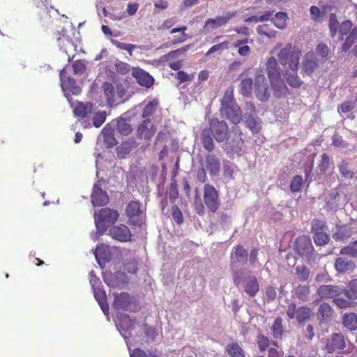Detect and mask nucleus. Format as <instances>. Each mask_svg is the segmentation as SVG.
<instances>
[{
  "label": "nucleus",
  "mask_w": 357,
  "mask_h": 357,
  "mask_svg": "<svg viewBox=\"0 0 357 357\" xmlns=\"http://www.w3.org/2000/svg\"><path fill=\"white\" fill-rule=\"evenodd\" d=\"M284 77L288 84L291 87L298 88L303 84V81L297 75V71H286V73H284Z\"/></svg>",
  "instance_id": "e433bc0d"
},
{
  "label": "nucleus",
  "mask_w": 357,
  "mask_h": 357,
  "mask_svg": "<svg viewBox=\"0 0 357 357\" xmlns=\"http://www.w3.org/2000/svg\"><path fill=\"white\" fill-rule=\"evenodd\" d=\"M343 324L350 331L357 328V315L354 313L345 314L343 317Z\"/></svg>",
  "instance_id": "a19ab883"
},
{
  "label": "nucleus",
  "mask_w": 357,
  "mask_h": 357,
  "mask_svg": "<svg viewBox=\"0 0 357 357\" xmlns=\"http://www.w3.org/2000/svg\"><path fill=\"white\" fill-rule=\"evenodd\" d=\"M107 113L105 111L96 112L92 118L93 124L96 128H100L105 121Z\"/></svg>",
  "instance_id": "864d4df0"
},
{
  "label": "nucleus",
  "mask_w": 357,
  "mask_h": 357,
  "mask_svg": "<svg viewBox=\"0 0 357 357\" xmlns=\"http://www.w3.org/2000/svg\"><path fill=\"white\" fill-rule=\"evenodd\" d=\"M357 40V28H354L350 33L347 36L345 41L342 45V51H348Z\"/></svg>",
  "instance_id": "ea45409f"
},
{
  "label": "nucleus",
  "mask_w": 357,
  "mask_h": 357,
  "mask_svg": "<svg viewBox=\"0 0 357 357\" xmlns=\"http://www.w3.org/2000/svg\"><path fill=\"white\" fill-rule=\"evenodd\" d=\"M247 126L255 132H258L260 129V120L259 118H255L252 115H250L247 117H244Z\"/></svg>",
  "instance_id": "a18cd8bd"
},
{
  "label": "nucleus",
  "mask_w": 357,
  "mask_h": 357,
  "mask_svg": "<svg viewBox=\"0 0 357 357\" xmlns=\"http://www.w3.org/2000/svg\"><path fill=\"white\" fill-rule=\"evenodd\" d=\"M243 145V140L241 138V132H238L236 137L230 140L227 144V149L233 153L238 154Z\"/></svg>",
  "instance_id": "c85d7f7f"
},
{
  "label": "nucleus",
  "mask_w": 357,
  "mask_h": 357,
  "mask_svg": "<svg viewBox=\"0 0 357 357\" xmlns=\"http://www.w3.org/2000/svg\"><path fill=\"white\" fill-rule=\"evenodd\" d=\"M135 324V322L133 321L128 316L123 315L119 319V321L116 324V326L124 339H126L127 336L126 333L134 329Z\"/></svg>",
  "instance_id": "aec40b11"
},
{
  "label": "nucleus",
  "mask_w": 357,
  "mask_h": 357,
  "mask_svg": "<svg viewBox=\"0 0 357 357\" xmlns=\"http://www.w3.org/2000/svg\"><path fill=\"white\" fill-rule=\"evenodd\" d=\"M243 282L244 291L250 296H255L259 290V284L257 278L244 271L241 276V282Z\"/></svg>",
  "instance_id": "0eeeda50"
},
{
  "label": "nucleus",
  "mask_w": 357,
  "mask_h": 357,
  "mask_svg": "<svg viewBox=\"0 0 357 357\" xmlns=\"http://www.w3.org/2000/svg\"><path fill=\"white\" fill-rule=\"evenodd\" d=\"M289 20L288 15L284 12H278L274 17H271V21L279 29H285L287 27Z\"/></svg>",
  "instance_id": "cd10ccee"
},
{
  "label": "nucleus",
  "mask_w": 357,
  "mask_h": 357,
  "mask_svg": "<svg viewBox=\"0 0 357 357\" xmlns=\"http://www.w3.org/2000/svg\"><path fill=\"white\" fill-rule=\"evenodd\" d=\"M247 251L242 246L238 245L236 248L231 264L234 271V282L237 286L240 284L241 276L243 275L245 270L242 268L240 270H236V268H237L238 264L243 265L247 261Z\"/></svg>",
  "instance_id": "7ed1b4c3"
},
{
  "label": "nucleus",
  "mask_w": 357,
  "mask_h": 357,
  "mask_svg": "<svg viewBox=\"0 0 357 357\" xmlns=\"http://www.w3.org/2000/svg\"><path fill=\"white\" fill-rule=\"evenodd\" d=\"M220 160L214 155H208L206 157V168L211 176L217 175L220 172Z\"/></svg>",
  "instance_id": "bb28decb"
},
{
  "label": "nucleus",
  "mask_w": 357,
  "mask_h": 357,
  "mask_svg": "<svg viewBox=\"0 0 357 357\" xmlns=\"http://www.w3.org/2000/svg\"><path fill=\"white\" fill-rule=\"evenodd\" d=\"M132 75L141 86L149 88L153 83V78L147 72L141 68H133Z\"/></svg>",
  "instance_id": "2eb2a0df"
},
{
  "label": "nucleus",
  "mask_w": 357,
  "mask_h": 357,
  "mask_svg": "<svg viewBox=\"0 0 357 357\" xmlns=\"http://www.w3.org/2000/svg\"><path fill=\"white\" fill-rule=\"evenodd\" d=\"M107 249L106 245L100 244L97 245L96 249L93 252L96 261L100 266L105 264V261L108 259Z\"/></svg>",
  "instance_id": "473e14b6"
},
{
  "label": "nucleus",
  "mask_w": 357,
  "mask_h": 357,
  "mask_svg": "<svg viewBox=\"0 0 357 357\" xmlns=\"http://www.w3.org/2000/svg\"><path fill=\"white\" fill-rule=\"evenodd\" d=\"M102 89H103L104 95L105 96L109 104L113 103L115 101V100H114L115 91H114V88L113 85L111 83L105 82L102 85Z\"/></svg>",
  "instance_id": "3c124183"
},
{
  "label": "nucleus",
  "mask_w": 357,
  "mask_h": 357,
  "mask_svg": "<svg viewBox=\"0 0 357 357\" xmlns=\"http://www.w3.org/2000/svg\"><path fill=\"white\" fill-rule=\"evenodd\" d=\"M196 192H197V189H196ZM195 206L196 211L199 215H202L204 214L205 208L197 193L196 194L195 199Z\"/></svg>",
  "instance_id": "338daca9"
},
{
  "label": "nucleus",
  "mask_w": 357,
  "mask_h": 357,
  "mask_svg": "<svg viewBox=\"0 0 357 357\" xmlns=\"http://www.w3.org/2000/svg\"><path fill=\"white\" fill-rule=\"evenodd\" d=\"M136 146V142L133 139L122 142L121 145L116 148V155L118 158H126Z\"/></svg>",
  "instance_id": "5701e85b"
},
{
  "label": "nucleus",
  "mask_w": 357,
  "mask_h": 357,
  "mask_svg": "<svg viewBox=\"0 0 357 357\" xmlns=\"http://www.w3.org/2000/svg\"><path fill=\"white\" fill-rule=\"evenodd\" d=\"M310 239L307 237H301L297 240V250L300 255H304L312 250Z\"/></svg>",
  "instance_id": "2f4dec72"
},
{
  "label": "nucleus",
  "mask_w": 357,
  "mask_h": 357,
  "mask_svg": "<svg viewBox=\"0 0 357 357\" xmlns=\"http://www.w3.org/2000/svg\"><path fill=\"white\" fill-rule=\"evenodd\" d=\"M127 215L129 217L139 216L142 214V210L140 207V204L138 202H130L126 208Z\"/></svg>",
  "instance_id": "37998d69"
},
{
  "label": "nucleus",
  "mask_w": 357,
  "mask_h": 357,
  "mask_svg": "<svg viewBox=\"0 0 357 357\" xmlns=\"http://www.w3.org/2000/svg\"><path fill=\"white\" fill-rule=\"evenodd\" d=\"M296 273L300 280L306 281L310 277V271L306 266H298L296 268Z\"/></svg>",
  "instance_id": "5fc2aeb1"
},
{
  "label": "nucleus",
  "mask_w": 357,
  "mask_h": 357,
  "mask_svg": "<svg viewBox=\"0 0 357 357\" xmlns=\"http://www.w3.org/2000/svg\"><path fill=\"white\" fill-rule=\"evenodd\" d=\"M132 301V299L130 295L123 292L115 295L113 306L116 310H129Z\"/></svg>",
  "instance_id": "dca6fc26"
},
{
  "label": "nucleus",
  "mask_w": 357,
  "mask_h": 357,
  "mask_svg": "<svg viewBox=\"0 0 357 357\" xmlns=\"http://www.w3.org/2000/svg\"><path fill=\"white\" fill-rule=\"evenodd\" d=\"M60 79L64 95L69 101L70 106L73 107L71 99L70 98V94L71 93L73 95H78L81 92V89L76 84L74 79L66 75L65 69H63L60 73Z\"/></svg>",
  "instance_id": "20e7f679"
},
{
  "label": "nucleus",
  "mask_w": 357,
  "mask_h": 357,
  "mask_svg": "<svg viewBox=\"0 0 357 357\" xmlns=\"http://www.w3.org/2000/svg\"><path fill=\"white\" fill-rule=\"evenodd\" d=\"M257 343L259 349L261 351H264L270 345L269 339L262 334H259L257 338Z\"/></svg>",
  "instance_id": "13d9d810"
},
{
  "label": "nucleus",
  "mask_w": 357,
  "mask_h": 357,
  "mask_svg": "<svg viewBox=\"0 0 357 357\" xmlns=\"http://www.w3.org/2000/svg\"><path fill=\"white\" fill-rule=\"evenodd\" d=\"M271 334L275 339H281L284 333V327L282 325V319L277 317L272 326L271 327Z\"/></svg>",
  "instance_id": "f704fd0d"
},
{
  "label": "nucleus",
  "mask_w": 357,
  "mask_h": 357,
  "mask_svg": "<svg viewBox=\"0 0 357 357\" xmlns=\"http://www.w3.org/2000/svg\"><path fill=\"white\" fill-rule=\"evenodd\" d=\"M269 81L276 96L281 97L286 95L287 86L281 78V76L271 79Z\"/></svg>",
  "instance_id": "b1692460"
},
{
  "label": "nucleus",
  "mask_w": 357,
  "mask_h": 357,
  "mask_svg": "<svg viewBox=\"0 0 357 357\" xmlns=\"http://www.w3.org/2000/svg\"><path fill=\"white\" fill-rule=\"evenodd\" d=\"M221 107H229L236 105L234 99V89L229 87L225 92L224 96L221 101Z\"/></svg>",
  "instance_id": "58836bf2"
},
{
  "label": "nucleus",
  "mask_w": 357,
  "mask_h": 357,
  "mask_svg": "<svg viewBox=\"0 0 357 357\" xmlns=\"http://www.w3.org/2000/svg\"><path fill=\"white\" fill-rule=\"evenodd\" d=\"M93 289L94 297L98 303L102 312L107 315L109 314V306L106 301L105 292L99 287Z\"/></svg>",
  "instance_id": "a878e982"
},
{
  "label": "nucleus",
  "mask_w": 357,
  "mask_h": 357,
  "mask_svg": "<svg viewBox=\"0 0 357 357\" xmlns=\"http://www.w3.org/2000/svg\"><path fill=\"white\" fill-rule=\"evenodd\" d=\"M236 16V12L229 11L223 16H218L215 18L208 19L205 22L204 27H209L211 29H216L226 24L231 19Z\"/></svg>",
  "instance_id": "9b49d317"
},
{
  "label": "nucleus",
  "mask_w": 357,
  "mask_h": 357,
  "mask_svg": "<svg viewBox=\"0 0 357 357\" xmlns=\"http://www.w3.org/2000/svg\"><path fill=\"white\" fill-rule=\"evenodd\" d=\"M340 23L337 20V16L334 13H331L329 16L328 27L330 30L331 36L335 38L337 33V30L340 26Z\"/></svg>",
  "instance_id": "de8ad7c7"
},
{
  "label": "nucleus",
  "mask_w": 357,
  "mask_h": 357,
  "mask_svg": "<svg viewBox=\"0 0 357 357\" xmlns=\"http://www.w3.org/2000/svg\"><path fill=\"white\" fill-rule=\"evenodd\" d=\"M317 59L315 54L309 52L305 54L303 61V70L307 75L312 74L317 68Z\"/></svg>",
  "instance_id": "6ab92c4d"
},
{
  "label": "nucleus",
  "mask_w": 357,
  "mask_h": 357,
  "mask_svg": "<svg viewBox=\"0 0 357 357\" xmlns=\"http://www.w3.org/2000/svg\"><path fill=\"white\" fill-rule=\"evenodd\" d=\"M101 134L103 137L104 141L109 146H114L116 144L117 142L113 137V130L111 126L107 125L102 130Z\"/></svg>",
  "instance_id": "4c0bfd02"
},
{
  "label": "nucleus",
  "mask_w": 357,
  "mask_h": 357,
  "mask_svg": "<svg viewBox=\"0 0 357 357\" xmlns=\"http://www.w3.org/2000/svg\"><path fill=\"white\" fill-rule=\"evenodd\" d=\"M93 105L91 103L84 104L78 102L74 109V113L76 116L84 118L92 112Z\"/></svg>",
  "instance_id": "72a5a7b5"
},
{
  "label": "nucleus",
  "mask_w": 357,
  "mask_h": 357,
  "mask_svg": "<svg viewBox=\"0 0 357 357\" xmlns=\"http://www.w3.org/2000/svg\"><path fill=\"white\" fill-rule=\"evenodd\" d=\"M227 42H224L218 45H215L208 50V52H206V55H210L215 52H218L219 54H220L223 51V50L227 47Z\"/></svg>",
  "instance_id": "69168bd1"
},
{
  "label": "nucleus",
  "mask_w": 357,
  "mask_h": 357,
  "mask_svg": "<svg viewBox=\"0 0 357 357\" xmlns=\"http://www.w3.org/2000/svg\"><path fill=\"white\" fill-rule=\"evenodd\" d=\"M212 134L218 142H222L227 139L228 127L225 121L213 119L210 122V128Z\"/></svg>",
  "instance_id": "6e6552de"
},
{
  "label": "nucleus",
  "mask_w": 357,
  "mask_h": 357,
  "mask_svg": "<svg viewBox=\"0 0 357 357\" xmlns=\"http://www.w3.org/2000/svg\"><path fill=\"white\" fill-rule=\"evenodd\" d=\"M333 315V309L331 306L326 303H321L317 314L318 320L321 323H327L331 321Z\"/></svg>",
  "instance_id": "4be33fe9"
},
{
  "label": "nucleus",
  "mask_w": 357,
  "mask_h": 357,
  "mask_svg": "<svg viewBox=\"0 0 357 357\" xmlns=\"http://www.w3.org/2000/svg\"><path fill=\"white\" fill-rule=\"evenodd\" d=\"M72 67L75 75H82L86 71L85 62L82 60H77L75 61L73 63Z\"/></svg>",
  "instance_id": "bf43d9fd"
},
{
  "label": "nucleus",
  "mask_w": 357,
  "mask_h": 357,
  "mask_svg": "<svg viewBox=\"0 0 357 357\" xmlns=\"http://www.w3.org/2000/svg\"><path fill=\"white\" fill-rule=\"evenodd\" d=\"M311 314V310L307 307H300L297 309L296 319L299 323L307 321Z\"/></svg>",
  "instance_id": "8fccbe9b"
},
{
  "label": "nucleus",
  "mask_w": 357,
  "mask_h": 357,
  "mask_svg": "<svg viewBox=\"0 0 357 357\" xmlns=\"http://www.w3.org/2000/svg\"><path fill=\"white\" fill-rule=\"evenodd\" d=\"M109 234L113 238L121 242L128 241L131 238L129 228L124 225L111 228L109 229Z\"/></svg>",
  "instance_id": "ddd939ff"
},
{
  "label": "nucleus",
  "mask_w": 357,
  "mask_h": 357,
  "mask_svg": "<svg viewBox=\"0 0 357 357\" xmlns=\"http://www.w3.org/2000/svg\"><path fill=\"white\" fill-rule=\"evenodd\" d=\"M116 130L123 135H128L132 132V128L125 119H119L116 123Z\"/></svg>",
  "instance_id": "c03bdc74"
},
{
  "label": "nucleus",
  "mask_w": 357,
  "mask_h": 357,
  "mask_svg": "<svg viewBox=\"0 0 357 357\" xmlns=\"http://www.w3.org/2000/svg\"><path fill=\"white\" fill-rule=\"evenodd\" d=\"M353 23L350 20H345L342 22L338 28L337 32L340 34V40H342V38L344 36H348L351 30L354 29L352 28Z\"/></svg>",
  "instance_id": "09e8293b"
},
{
  "label": "nucleus",
  "mask_w": 357,
  "mask_h": 357,
  "mask_svg": "<svg viewBox=\"0 0 357 357\" xmlns=\"http://www.w3.org/2000/svg\"><path fill=\"white\" fill-rule=\"evenodd\" d=\"M130 357H158L155 353H149L146 354L143 350L140 349H135L130 353Z\"/></svg>",
  "instance_id": "0e129e2a"
},
{
  "label": "nucleus",
  "mask_w": 357,
  "mask_h": 357,
  "mask_svg": "<svg viewBox=\"0 0 357 357\" xmlns=\"http://www.w3.org/2000/svg\"><path fill=\"white\" fill-rule=\"evenodd\" d=\"M255 89L256 97L259 100L265 101L268 99L270 96L268 85L266 82L265 76L261 70H258L256 72L255 79Z\"/></svg>",
  "instance_id": "39448f33"
},
{
  "label": "nucleus",
  "mask_w": 357,
  "mask_h": 357,
  "mask_svg": "<svg viewBox=\"0 0 357 357\" xmlns=\"http://www.w3.org/2000/svg\"><path fill=\"white\" fill-rule=\"evenodd\" d=\"M156 128L149 119L144 120L137 127V136L144 140H150L155 133Z\"/></svg>",
  "instance_id": "9d476101"
},
{
  "label": "nucleus",
  "mask_w": 357,
  "mask_h": 357,
  "mask_svg": "<svg viewBox=\"0 0 357 357\" xmlns=\"http://www.w3.org/2000/svg\"><path fill=\"white\" fill-rule=\"evenodd\" d=\"M252 79L251 78H245L241 81V91L244 96H249L252 91Z\"/></svg>",
  "instance_id": "6e6d98bb"
},
{
  "label": "nucleus",
  "mask_w": 357,
  "mask_h": 357,
  "mask_svg": "<svg viewBox=\"0 0 357 357\" xmlns=\"http://www.w3.org/2000/svg\"><path fill=\"white\" fill-rule=\"evenodd\" d=\"M201 139L204 149L211 151L214 148L213 139L212 137V130L208 128L203 130L201 134Z\"/></svg>",
  "instance_id": "7c9ffc66"
},
{
  "label": "nucleus",
  "mask_w": 357,
  "mask_h": 357,
  "mask_svg": "<svg viewBox=\"0 0 357 357\" xmlns=\"http://www.w3.org/2000/svg\"><path fill=\"white\" fill-rule=\"evenodd\" d=\"M229 357H245V352L237 342H230L225 347Z\"/></svg>",
  "instance_id": "c756f323"
},
{
  "label": "nucleus",
  "mask_w": 357,
  "mask_h": 357,
  "mask_svg": "<svg viewBox=\"0 0 357 357\" xmlns=\"http://www.w3.org/2000/svg\"><path fill=\"white\" fill-rule=\"evenodd\" d=\"M346 347L345 339L340 333H333L326 340L325 349L331 354L337 350H342Z\"/></svg>",
  "instance_id": "1a4fd4ad"
},
{
  "label": "nucleus",
  "mask_w": 357,
  "mask_h": 357,
  "mask_svg": "<svg viewBox=\"0 0 357 357\" xmlns=\"http://www.w3.org/2000/svg\"><path fill=\"white\" fill-rule=\"evenodd\" d=\"M313 238L317 245H324L329 241V237L324 231H317L314 232Z\"/></svg>",
  "instance_id": "603ef678"
},
{
  "label": "nucleus",
  "mask_w": 357,
  "mask_h": 357,
  "mask_svg": "<svg viewBox=\"0 0 357 357\" xmlns=\"http://www.w3.org/2000/svg\"><path fill=\"white\" fill-rule=\"evenodd\" d=\"M335 270L339 273H345L356 268V264L351 260L344 257H338L335 263Z\"/></svg>",
  "instance_id": "393cba45"
},
{
  "label": "nucleus",
  "mask_w": 357,
  "mask_h": 357,
  "mask_svg": "<svg viewBox=\"0 0 357 357\" xmlns=\"http://www.w3.org/2000/svg\"><path fill=\"white\" fill-rule=\"evenodd\" d=\"M109 202V197L98 184H94L91 194V203L94 206L105 205Z\"/></svg>",
  "instance_id": "4468645a"
},
{
  "label": "nucleus",
  "mask_w": 357,
  "mask_h": 357,
  "mask_svg": "<svg viewBox=\"0 0 357 357\" xmlns=\"http://www.w3.org/2000/svg\"><path fill=\"white\" fill-rule=\"evenodd\" d=\"M277 53L278 62L284 67L295 72L298 69L299 61L301 56V51L294 46L291 43H287L284 47H282L281 43H278L271 51V53Z\"/></svg>",
  "instance_id": "f257e3e1"
},
{
  "label": "nucleus",
  "mask_w": 357,
  "mask_h": 357,
  "mask_svg": "<svg viewBox=\"0 0 357 357\" xmlns=\"http://www.w3.org/2000/svg\"><path fill=\"white\" fill-rule=\"evenodd\" d=\"M119 218V213L116 211L105 208L100 211L98 215L95 213V224L96 229L100 232H104L108 227L114 224Z\"/></svg>",
  "instance_id": "f03ea898"
},
{
  "label": "nucleus",
  "mask_w": 357,
  "mask_h": 357,
  "mask_svg": "<svg viewBox=\"0 0 357 357\" xmlns=\"http://www.w3.org/2000/svg\"><path fill=\"white\" fill-rule=\"evenodd\" d=\"M204 200L206 206L212 213L217 211L219 206L218 194L216 189L210 184L204 185Z\"/></svg>",
  "instance_id": "423d86ee"
},
{
  "label": "nucleus",
  "mask_w": 357,
  "mask_h": 357,
  "mask_svg": "<svg viewBox=\"0 0 357 357\" xmlns=\"http://www.w3.org/2000/svg\"><path fill=\"white\" fill-rule=\"evenodd\" d=\"M248 39L237 40L233 44V47L237 48L239 55L247 56L250 54L251 48L247 45Z\"/></svg>",
  "instance_id": "c9c22d12"
},
{
  "label": "nucleus",
  "mask_w": 357,
  "mask_h": 357,
  "mask_svg": "<svg viewBox=\"0 0 357 357\" xmlns=\"http://www.w3.org/2000/svg\"><path fill=\"white\" fill-rule=\"evenodd\" d=\"M172 218L177 224H181L183 221L181 211L176 206H174L172 208Z\"/></svg>",
  "instance_id": "680f3d73"
},
{
  "label": "nucleus",
  "mask_w": 357,
  "mask_h": 357,
  "mask_svg": "<svg viewBox=\"0 0 357 357\" xmlns=\"http://www.w3.org/2000/svg\"><path fill=\"white\" fill-rule=\"evenodd\" d=\"M303 178L301 176L296 175L295 176L290 184V189L292 192H298L301 188L303 184Z\"/></svg>",
  "instance_id": "052dcab7"
},
{
  "label": "nucleus",
  "mask_w": 357,
  "mask_h": 357,
  "mask_svg": "<svg viewBox=\"0 0 357 357\" xmlns=\"http://www.w3.org/2000/svg\"><path fill=\"white\" fill-rule=\"evenodd\" d=\"M357 233V222L354 225L341 227L337 229V231L333 235L335 240L344 241Z\"/></svg>",
  "instance_id": "f3484780"
},
{
  "label": "nucleus",
  "mask_w": 357,
  "mask_h": 357,
  "mask_svg": "<svg viewBox=\"0 0 357 357\" xmlns=\"http://www.w3.org/2000/svg\"><path fill=\"white\" fill-rule=\"evenodd\" d=\"M341 293V288L334 285H321L317 289V294L321 298H331L339 296Z\"/></svg>",
  "instance_id": "a211bd4d"
},
{
  "label": "nucleus",
  "mask_w": 357,
  "mask_h": 357,
  "mask_svg": "<svg viewBox=\"0 0 357 357\" xmlns=\"http://www.w3.org/2000/svg\"><path fill=\"white\" fill-rule=\"evenodd\" d=\"M316 51L317 53L322 57H326L329 52L328 46L324 43L318 44L316 48Z\"/></svg>",
  "instance_id": "774afa93"
},
{
  "label": "nucleus",
  "mask_w": 357,
  "mask_h": 357,
  "mask_svg": "<svg viewBox=\"0 0 357 357\" xmlns=\"http://www.w3.org/2000/svg\"><path fill=\"white\" fill-rule=\"evenodd\" d=\"M190 47H191L190 45H187L182 47L181 48H179L176 50L171 51L166 55V56L168 59L176 57L177 56H180L181 54H185L188 50L190 49Z\"/></svg>",
  "instance_id": "e2e57ef3"
},
{
  "label": "nucleus",
  "mask_w": 357,
  "mask_h": 357,
  "mask_svg": "<svg viewBox=\"0 0 357 357\" xmlns=\"http://www.w3.org/2000/svg\"><path fill=\"white\" fill-rule=\"evenodd\" d=\"M310 294V287L307 285H299L296 289V295L303 301H306Z\"/></svg>",
  "instance_id": "4d7b16f0"
},
{
  "label": "nucleus",
  "mask_w": 357,
  "mask_h": 357,
  "mask_svg": "<svg viewBox=\"0 0 357 357\" xmlns=\"http://www.w3.org/2000/svg\"><path fill=\"white\" fill-rule=\"evenodd\" d=\"M144 105L142 116L144 118H148L151 116L156 111L158 106V101L153 100L148 102L146 104L144 102Z\"/></svg>",
  "instance_id": "79ce46f5"
},
{
  "label": "nucleus",
  "mask_w": 357,
  "mask_h": 357,
  "mask_svg": "<svg viewBox=\"0 0 357 357\" xmlns=\"http://www.w3.org/2000/svg\"><path fill=\"white\" fill-rule=\"evenodd\" d=\"M278 61L274 56H271L268 59L266 63L267 75L269 79L281 76V70Z\"/></svg>",
  "instance_id": "412c9836"
},
{
  "label": "nucleus",
  "mask_w": 357,
  "mask_h": 357,
  "mask_svg": "<svg viewBox=\"0 0 357 357\" xmlns=\"http://www.w3.org/2000/svg\"><path fill=\"white\" fill-rule=\"evenodd\" d=\"M346 296L350 300L357 298V279L351 280L344 290Z\"/></svg>",
  "instance_id": "49530a36"
},
{
  "label": "nucleus",
  "mask_w": 357,
  "mask_h": 357,
  "mask_svg": "<svg viewBox=\"0 0 357 357\" xmlns=\"http://www.w3.org/2000/svg\"><path fill=\"white\" fill-rule=\"evenodd\" d=\"M222 116H226L231 123H238L242 119V112L241 108L234 105L229 107H221L220 109Z\"/></svg>",
  "instance_id": "f8f14e48"
}]
</instances>
